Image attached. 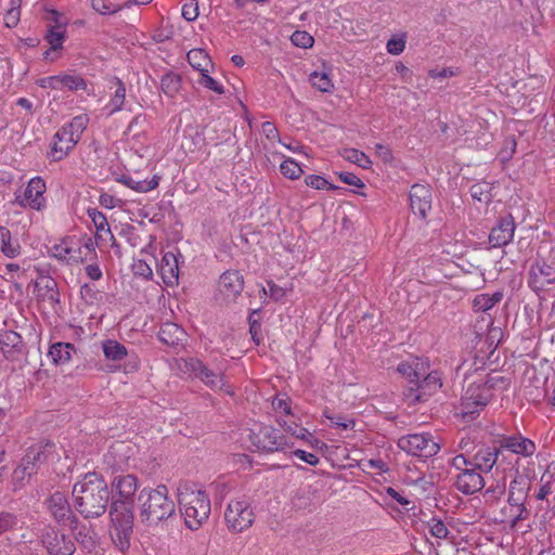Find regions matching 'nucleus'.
Segmentation results:
<instances>
[{
    "label": "nucleus",
    "instance_id": "0eeeda50",
    "mask_svg": "<svg viewBox=\"0 0 555 555\" xmlns=\"http://www.w3.org/2000/svg\"><path fill=\"white\" fill-rule=\"evenodd\" d=\"M224 519L230 530L242 532L253 525L255 515L246 500H232L224 512Z\"/></svg>",
    "mask_w": 555,
    "mask_h": 555
},
{
    "label": "nucleus",
    "instance_id": "39448f33",
    "mask_svg": "<svg viewBox=\"0 0 555 555\" xmlns=\"http://www.w3.org/2000/svg\"><path fill=\"white\" fill-rule=\"evenodd\" d=\"M54 453L55 444L49 440L39 441L30 446L23 456L21 464L14 469V478L22 481L26 477H31Z\"/></svg>",
    "mask_w": 555,
    "mask_h": 555
},
{
    "label": "nucleus",
    "instance_id": "4d7b16f0",
    "mask_svg": "<svg viewBox=\"0 0 555 555\" xmlns=\"http://www.w3.org/2000/svg\"><path fill=\"white\" fill-rule=\"evenodd\" d=\"M80 295L89 305H93L100 299V292L94 287V285L87 283L80 287Z\"/></svg>",
    "mask_w": 555,
    "mask_h": 555
},
{
    "label": "nucleus",
    "instance_id": "8fccbe9b",
    "mask_svg": "<svg viewBox=\"0 0 555 555\" xmlns=\"http://www.w3.org/2000/svg\"><path fill=\"white\" fill-rule=\"evenodd\" d=\"M305 182L308 186L315 190H338L339 186H336L330 183L325 178L318 175H309L305 178Z\"/></svg>",
    "mask_w": 555,
    "mask_h": 555
},
{
    "label": "nucleus",
    "instance_id": "0e129e2a",
    "mask_svg": "<svg viewBox=\"0 0 555 555\" xmlns=\"http://www.w3.org/2000/svg\"><path fill=\"white\" fill-rule=\"evenodd\" d=\"M338 178L340 179L341 182H344L348 185H352L356 188L364 186V183L362 182V180L352 172H340V173H338Z\"/></svg>",
    "mask_w": 555,
    "mask_h": 555
},
{
    "label": "nucleus",
    "instance_id": "f257e3e1",
    "mask_svg": "<svg viewBox=\"0 0 555 555\" xmlns=\"http://www.w3.org/2000/svg\"><path fill=\"white\" fill-rule=\"evenodd\" d=\"M119 499L111 504V539L122 553L129 550L133 534V495L138 490V479L134 475L116 476L112 482Z\"/></svg>",
    "mask_w": 555,
    "mask_h": 555
},
{
    "label": "nucleus",
    "instance_id": "3c124183",
    "mask_svg": "<svg viewBox=\"0 0 555 555\" xmlns=\"http://www.w3.org/2000/svg\"><path fill=\"white\" fill-rule=\"evenodd\" d=\"M292 42L299 48H311L313 46V37L305 30H296L291 36Z\"/></svg>",
    "mask_w": 555,
    "mask_h": 555
},
{
    "label": "nucleus",
    "instance_id": "72a5a7b5",
    "mask_svg": "<svg viewBox=\"0 0 555 555\" xmlns=\"http://www.w3.org/2000/svg\"><path fill=\"white\" fill-rule=\"evenodd\" d=\"M503 299L502 292L493 294H479L473 300V309L475 312H486L492 309L496 304Z\"/></svg>",
    "mask_w": 555,
    "mask_h": 555
},
{
    "label": "nucleus",
    "instance_id": "aec40b11",
    "mask_svg": "<svg viewBox=\"0 0 555 555\" xmlns=\"http://www.w3.org/2000/svg\"><path fill=\"white\" fill-rule=\"evenodd\" d=\"M0 347L3 356L10 361L17 360L25 352L23 338L14 331L0 334Z\"/></svg>",
    "mask_w": 555,
    "mask_h": 555
},
{
    "label": "nucleus",
    "instance_id": "20e7f679",
    "mask_svg": "<svg viewBox=\"0 0 555 555\" xmlns=\"http://www.w3.org/2000/svg\"><path fill=\"white\" fill-rule=\"evenodd\" d=\"M178 503L185 525L191 530H197L210 515L211 505L208 494L190 485L178 489Z\"/></svg>",
    "mask_w": 555,
    "mask_h": 555
},
{
    "label": "nucleus",
    "instance_id": "6e6d98bb",
    "mask_svg": "<svg viewBox=\"0 0 555 555\" xmlns=\"http://www.w3.org/2000/svg\"><path fill=\"white\" fill-rule=\"evenodd\" d=\"M63 74L43 77L37 80V85L43 89L62 90Z\"/></svg>",
    "mask_w": 555,
    "mask_h": 555
},
{
    "label": "nucleus",
    "instance_id": "5fc2aeb1",
    "mask_svg": "<svg viewBox=\"0 0 555 555\" xmlns=\"http://www.w3.org/2000/svg\"><path fill=\"white\" fill-rule=\"evenodd\" d=\"M198 83L218 94L224 93L223 86L215 80L212 77L208 75V72H204L201 74V77L198 79Z\"/></svg>",
    "mask_w": 555,
    "mask_h": 555
},
{
    "label": "nucleus",
    "instance_id": "69168bd1",
    "mask_svg": "<svg viewBox=\"0 0 555 555\" xmlns=\"http://www.w3.org/2000/svg\"><path fill=\"white\" fill-rule=\"evenodd\" d=\"M272 406L275 411H282L285 414H291V405L288 398L285 396H276L272 400Z\"/></svg>",
    "mask_w": 555,
    "mask_h": 555
},
{
    "label": "nucleus",
    "instance_id": "cd10ccee",
    "mask_svg": "<svg viewBox=\"0 0 555 555\" xmlns=\"http://www.w3.org/2000/svg\"><path fill=\"white\" fill-rule=\"evenodd\" d=\"M530 490V482L525 476H516L509 483L508 504L521 505L525 503Z\"/></svg>",
    "mask_w": 555,
    "mask_h": 555
},
{
    "label": "nucleus",
    "instance_id": "e433bc0d",
    "mask_svg": "<svg viewBox=\"0 0 555 555\" xmlns=\"http://www.w3.org/2000/svg\"><path fill=\"white\" fill-rule=\"evenodd\" d=\"M188 62L190 65L197 69L201 74L208 72V65H211L210 59L207 52L203 49H192L186 54Z\"/></svg>",
    "mask_w": 555,
    "mask_h": 555
},
{
    "label": "nucleus",
    "instance_id": "338daca9",
    "mask_svg": "<svg viewBox=\"0 0 555 555\" xmlns=\"http://www.w3.org/2000/svg\"><path fill=\"white\" fill-rule=\"evenodd\" d=\"M261 130L267 139L272 140V141L278 140L280 143H282L280 135H279V131H278L276 127L274 126V124H272L270 121H264L261 126Z\"/></svg>",
    "mask_w": 555,
    "mask_h": 555
},
{
    "label": "nucleus",
    "instance_id": "f704fd0d",
    "mask_svg": "<svg viewBox=\"0 0 555 555\" xmlns=\"http://www.w3.org/2000/svg\"><path fill=\"white\" fill-rule=\"evenodd\" d=\"M0 243L1 250L7 257L15 258L20 255V244L16 241H12L10 230L2 225H0Z\"/></svg>",
    "mask_w": 555,
    "mask_h": 555
},
{
    "label": "nucleus",
    "instance_id": "e2e57ef3",
    "mask_svg": "<svg viewBox=\"0 0 555 555\" xmlns=\"http://www.w3.org/2000/svg\"><path fill=\"white\" fill-rule=\"evenodd\" d=\"M386 48L388 53L399 55L405 48V41L403 38H391L388 40Z\"/></svg>",
    "mask_w": 555,
    "mask_h": 555
},
{
    "label": "nucleus",
    "instance_id": "423d86ee",
    "mask_svg": "<svg viewBox=\"0 0 555 555\" xmlns=\"http://www.w3.org/2000/svg\"><path fill=\"white\" fill-rule=\"evenodd\" d=\"M398 447L413 456L431 457L440 450V444L428 434H410L398 440Z\"/></svg>",
    "mask_w": 555,
    "mask_h": 555
},
{
    "label": "nucleus",
    "instance_id": "ddd939ff",
    "mask_svg": "<svg viewBox=\"0 0 555 555\" xmlns=\"http://www.w3.org/2000/svg\"><path fill=\"white\" fill-rule=\"evenodd\" d=\"M49 254L51 257L67 264L83 262L87 259V255L82 256L81 246L77 245L75 238L69 236L51 246Z\"/></svg>",
    "mask_w": 555,
    "mask_h": 555
},
{
    "label": "nucleus",
    "instance_id": "2f4dec72",
    "mask_svg": "<svg viewBox=\"0 0 555 555\" xmlns=\"http://www.w3.org/2000/svg\"><path fill=\"white\" fill-rule=\"evenodd\" d=\"M111 88H115V91L109 100L107 107L109 108V115H113L119 112L124 106L126 99V88L124 82L117 77H114L111 80Z\"/></svg>",
    "mask_w": 555,
    "mask_h": 555
},
{
    "label": "nucleus",
    "instance_id": "dca6fc26",
    "mask_svg": "<svg viewBox=\"0 0 555 555\" xmlns=\"http://www.w3.org/2000/svg\"><path fill=\"white\" fill-rule=\"evenodd\" d=\"M433 194L429 185L415 183L410 190V206L414 215L426 219L431 210Z\"/></svg>",
    "mask_w": 555,
    "mask_h": 555
},
{
    "label": "nucleus",
    "instance_id": "bb28decb",
    "mask_svg": "<svg viewBox=\"0 0 555 555\" xmlns=\"http://www.w3.org/2000/svg\"><path fill=\"white\" fill-rule=\"evenodd\" d=\"M530 278L532 283L540 284L543 287L545 284L555 283V262L547 263L545 260H538L530 270Z\"/></svg>",
    "mask_w": 555,
    "mask_h": 555
},
{
    "label": "nucleus",
    "instance_id": "58836bf2",
    "mask_svg": "<svg viewBox=\"0 0 555 555\" xmlns=\"http://www.w3.org/2000/svg\"><path fill=\"white\" fill-rule=\"evenodd\" d=\"M340 155L344 159L353 163L363 169H369L372 166L370 157L357 149H344Z\"/></svg>",
    "mask_w": 555,
    "mask_h": 555
},
{
    "label": "nucleus",
    "instance_id": "7ed1b4c3",
    "mask_svg": "<svg viewBox=\"0 0 555 555\" xmlns=\"http://www.w3.org/2000/svg\"><path fill=\"white\" fill-rule=\"evenodd\" d=\"M138 503L140 521L146 526H157L176 515V504L164 485L155 489L143 488L139 493Z\"/></svg>",
    "mask_w": 555,
    "mask_h": 555
},
{
    "label": "nucleus",
    "instance_id": "13d9d810",
    "mask_svg": "<svg viewBox=\"0 0 555 555\" xmlns=\"http://www.w3.org/2000/svg\"><path fill=\"white\" fill-rule=\"evenodd\" d=\"M46 39L53 50H56L62 47L64 40V33L59 28L49 29Z\"/></svg>",
    "mask_w": 555,
    "mask_h": 555
},
{
    "label": "nucleus",
    "instance_id": "603ef678",
    "mask_svg": "<svg viewBox=\"0 0 555 555\" xmlns=\"http://www.w3.org/2000/svg\"><path fill=\"white\" fill-rule=\"evenodd\" d=\"M92 8L100 14H114L121 10L120 5L113 4L106 0H91Z\"/></svg>",
    "mask_w": 555,
    "mask_h": 555
},
{
    "label": "nucleus",
    "instance_id": "c03bdc74",
    "mask_svg": "<svg viewBox=\"0 0 555 555\" xmlns=\"http://www.w3.org/2000/svg\"><path fill=\"white\" fill-rule=\"evenodd\" d=\"M309 81L321 92H331L334 88L332 79L326 73L313 72L309 75Z\"/></svg>",
    "mask_w": 555,
    "mask_h": 555
},
{
    "label": "nucleus",
    "instance_id": "4c0bfd02",
    "mask_svg": "<svg viewBox=\"0 0 555 555\" xmlns=\"http://www.w3.org/2000/svg\"><path fill=\"white\" fill-rule=\"evenodd\" d=\"M102 349L105 358L112 361H121L128 354L127 348L122 344L113 339L103 341Z\"/></svg>",
    "mask_w": 555,
    "mask_h": 555
},
{
    "label": "nucleus",
    "instance_id": "5701e85b",
    "mask_svg": "<svg viewBox=\"0 0 555 555\" xmlns=\"http://www.w3.org/2000/svg\"><path fill=\"white\" fill-rule=\"evenodd\" d=\"M428 370V360L420 358H415L410 362H402L397 366V372L408 380L409 386H415L417 379H421Z\"/></svg>",
    "mask_w": 555,
    "mask_h": 555
},
{
    "label": "nucleus",
    "instance_id": "a19ab883",
    "mask_svg": "<svg viewBox=\"0 0 555 555\" xmlns=\"http://www.w3.org/2000/svg\"><path fill=\"white\" fill-rule=\"evenodd\" d=\"M493 185L487 181H479L470 186V195L478 202L488 203L492 198Z\"/></svg>",
    "mask_w": 555,
    "mask_h": 555
},
{
    "label": "nucleus",
    "instance_id": "774afa93",
    "mask_svg": "<svg viewBox=\"0 0 555 555\" xmlns=\"http://www.w3.org/2000/svg\"><path fill=\"white\" fill-rule=\"evenodd\" d=\"M119 235L124 236L133 247L138 245V241L140 240L135 228L129 224L120 231Z\"/></svg>",
    "mask_w": 555,
    "mask_h": 555
},
{
    "label": "nucleus",
    "instance_id": "4468645a",
    "mask_svg": "<svg viewBox=\"0 0 555 555\" xmlns=\"http://www.w3.org/2000/svg\"><path fill=\"white\" fill-rule=\"evenodd\" d=\"M69 527L74 534L73 540L83 550L90 553L96 548L99 535L92 525L81 522L77 516H73Z\"/></svg>",
    "mask_w": 555,
    "mask_h": 555
},
{
    "label": "nucleus",
    "instance_id": "412c9836",
    "mask_svg": "<svg viewBox=\"0 0 555 555\" xmlns=\"http://www.w3.org/2000/svg\"><path fill=\"white\" fill-rule=\"evenodd\" d=\"M243 287V276L238 271H225L219 279L218 288L225 298H235L242 293Z\"/></svg>",
    "mask_w": 555,
    "mask_h": 555
},
{
    "label": "nucleus",
    "instance_id": "bf43d9fd",
    "mask_svg": "<svg viewBox=\"0 0 555 555\" xmlns=\"http://www.w3.org/2000/svg\"><path fill=\"white\" fill-rule=\"evenodd\" d=\"M182 16L189 22L195 21L198 16V4L196 0H189L182 7Z\"/></svg>",
    "mask_w": 555,
    "mask_h": 555
},
{
    "label": "nucleus",
    "instance_id": "ea45409f",
    "mask_svg": "<svg viewBox=\"0 0 555 555\" xmlns=\"http://www.w3.org/2000/svg\"><path fill=\"white\" fill-rule=\"evenodd\" d=\"M180 86H181V78L177 74L167 73L162 77V80H160L162 91L170 98H173L178 93V91L180 90Z\"/></svg>",
    "mask_w": 555,
    "mask_h": 555
},
{
    "label": "nucleus",
    "instance_id": "864d4df0",
    "mask_svg": "<svg viewBox=\"0 0 555 555\" xmlns=\"http://www.w3.org/2000/svg\"><path fill=\"white\" fill-rule=\"evenodd\" d=\"M279 424L281 426L285 427V430L287 433H289L291 435L295 436L296 438H299V439H302V440H307L310 443H312L311 440H313L315 443L319 442V440L314 439L313 436L304 427H298V426L293 427L291 425L286 426L285 422L282 423L280 421H279Z\"/></svg>",
    "mask_w": 555,
    "mask_h": 555
},
{
    "label": "nucleus",
    "instance_id": "c9c22d12",
    "mask_svg": "<svg viewBox=\"0 0 555 555\" xmlns=\"http://www.w3.org/2000/svg\"><path fill=\"white\" fill-rule=\"evenodd\" d=\"M88 216L91 218L95 229H96V236L101 237V233L105 232L109 234V237L112 240V247H118V244L116 243V240L114 235L111 232L108 222L106 217L95 208L88 210Z\"/></svg>",
    "mask_w": 555,
    "mask_h": 555
},
{
    "label": "nucleus",
    "instance_id": "c756f323",
    "mask_svg": "<svg viewBox=\"0 0 555 555\" xmlns=\"http://www.w3.org/2000/svg\"><path fill=\"white\" fill-rule=\"evenodd\" d=\"M36 287L38 288V297L42 301H47L51 306L60 301L57 284L51 276L41 278L40 281L36 282Z\"/></svg>",
    "mask_w": 555,
    "mask_h": 555
},
{
    "label": "nucleus",
    "instance_id": "de8ad7c7",
    "mask_svg": "<svg viewBox=\"0 0 555 555\" xmlns=\"http://www.w3.org/2000/svg\"><path fill=\"white\" fill-rule=\"evenodd\" d=\"M281 173L292 180L298 179L302 175V169L293 158H286L280 166Z\"/></svg>",
    "mask_w": 555,
    "mask_h": 555
},
{
    "label": "nucleus",
    "instance_id": "49530a36",
    "mask_svg": "<svg viewBox=\"0 0 555 555\" xmlns=\"http://www.w3.org/2000/svg\"><path fill=\"white\" fill-rule=\"evenodd\" d=\"M486 405L476 403L475 401H466L462 399L460 413L466 422H470L479 415V412Z\"/></svg>",
    "mask_w": 555,
    "mask_h": 555
},
{
    "label": "nucleus",
    "instance_id": "7c9ffc66",
    "mask_svg": "<svg viewBox=\"0 0 555 555\" xmlns=\"http://www.w3.org/2000/svg\"><path fill=\"white\" fill-rule=\"evenodd\" d=\"M116 181L135 192L146 193L158 186L159 177L154 176L151 180L135 181L130 176L121 175L116 178Z\"/></svg>",
    "mask_w": 555,
    "mask_h": 555
},
{
    "label": "nucleus",
    "instance_id": "052dcab7",
    "mask_svg": "<svg viewBox=\"0 0 555 555\" xmlns=\"http://www.w3.org/2000/svg\"><path fill=\"white\" fill-rule=\"evenodd\" d=\"M326 418H328L333 426L341 429H352L354 427V421L351 418H347L341 415H328L325 414Z\"/></svg>",
    "mask_w": 555,
    "mask_h": 555
},
{
    "label": "nucleus",
    "instance_id": "1a4fd4ad",
    "mask_svg": "<svg viewBox=\"0 0 555 555\" xmlns=\"http://www.w3.org/2000/svg\"><path fill=\"white\" fill-rule=\"evenodd\" d=\"M46 182L41 177L31 178L24 193L15 194L14 204L22 208H30L40 211L46 208Z\"/></svg>",
    "mask_w": 555,
    "mask_h": 555
},
{
    "label": "nucleus",
    "instance_id": "a18cd8bd",
    "mask_svg": "<svg viewBox=\"0 0 555 555\" xmlns=\"http://www.w3.org/2000/svg\"><path fill=\"white\" fill-rule=\"evenodd\" d=\"M89 124V117L87 114L75 116L68 124L63 127L66 128L76 139L80 140L83 131Z\"/></svg>",
    "mask_w": 555,
    "mask_h": 555
},
{
    "label": "nucleus",
    "instance_id": "6ab92c4d",
    "mask_svg": "<svg viewBox=\"0 0 555 555\" xmlns=\"http://www.w3.org/2000/svg\"><path fill=\"white\" fill-rule=\"evenodd\" d=\"M495 386L494 378H488L486 380L480 379L474 382L466 388L463 400L475 401L476 403L487 405L492 397V389Z\"/></svg>",
    "mask_w": 555,
    "mask_h": 555
},
{
    "label": "nucleus",
    "instance_id": "37998d69",
    "mask_svg": "<svg viewBox=\"0 0 555 555\" xmlns=\"http://www.w3.org/2000/svg\"><path fill=\"white\" fill-rule=\"evenodd\" d=\"M428 529L433 537L439 540H451L454 539V535H451V531L449 530L447 524L439 518H431L428 522Z\"/></svg>",
    "mask_w": 555,
    "mask_h": 555
},
{
    "label": "nucleus",
    "instance_id": "09e8293b",
    "mask_svg": "<svg viewBox=\"0 0 555 555\" xmlns=\"http://www.w3.org/2000/svg\"><path fill=\"white\" fill-rule=\"evenodd\" d=\"M64 88L70 91L86 90L87 82L79 75L63 74L62 89Z\"/></svg>",
    "mask_w": 555,
    "mask_h": 555
},
{
    "label": "nucleus",
    "instance_id": "a878e982",
    "mask_svg": "<svg viewBox=\"0 0 555 555\" xmlns=\"http://www.w3.org/2000/svg\"><path fill=\"white\" fill-rule=\"evenodd\" d=\"M186 333L176 323H164L158 331L159 340L169 347L177 348L185 340Z\"/></svg>",
    "mask_w": 555,
    "mask_h": 555
},
{
    "label": "nucleus",
    "instance_id": "2eb2a0df",
    "mask_svg": "<svg viewBox=\"0 0 555 555\" xmlns=\"http://www.w3.org/2000/svg\"><path fill=\"white\" fill-rule=\"evenodd\" d=\"M516 224L512 215L501 217L489 233V244L499 248L509 244L514 237Z\"/></svg>",
    "mask_w": 555,
    "mask_h": 555
},
{
    "label": "nucleus",
    "instance_id": "b1692460",
    "mask_svg": "<svg viewBox=\"0 0 555 555\" xmlns=\"http://www.w3.org/2000/svg\"><path fill=\"white\" fill-rule=\"evenodd\" d=\"M54 142L51 149V155L54 160L63 159L79 142L66 128L62 127L54 135Z\"/></svg>",
    "mask_w": 555,
    "mask_h": 555
},
{
    "label": "nucleus",
    "instance_id": "6e6552de",
    "mask_svg": "<svg viewBox=\"0 0 555 555\" xmlns=\"http://www.w3.org/2000/svg\"><path fill=\"white\" fill-rule=\"evenodd\" d=\"M249 437L258 450L267 453L281 452L289 448L285 437L272 426H260L257 431H251Z\"/></svg>",
    "mask_w": 555,
    "mask_h": 555
},
{
    "label": "nucleus",
    "instance_id": "a211bd4d",
    "mask_svg": "<svg viewBox=\"0 0 555 555\" xmlns=\"http://www.w3.org/2000/svg\"><path fill=\"white\" fill-rule=\"evenodd\" d=\"M51 516L59 524L70 521L73 516L70 505L66 495L60 491L52 493L46 502Z\"/></svg>",
    "mask_w": 555,
    "mask_h": 555
},
{
    "label": "nucleus",
    "instance_id": "c85d7f7f",
    "mask_svg": "<svg viewBox=\"0 0 555 555\" xmlns=\"http://www.w3.org/2000/svg\"><path fill=\"white\" fill-rule=\"evenodd\" d=\"M502 448L511 450L513 453L530 456L535 451V444L528 438L521 436H508L502 440Z\"/></svg>",
    "mask_w": 555,
    "mask_h": 555
},
{
    "label": "nucleus",
    "instance_id": "393cba45",
    "mask_svg": "<svg viewBox=\"0 0 555 555\" xmlns=\"http://www.w3.org/2000/svg\"><path fill=\"white\" fill-rule=\"evenodd\" d=\"M158 271L166 285L172 286L177 284L179 279V261L177 255L171 251L166 253L160 260Z\"/></svg>",
    "mask_w": 555,
    "mask_h": 555
},
{
    "label": "nucleus",
    "instance_id": "9d476101",
    "mask_svg": "<svg viewBox=\"0 0 555 555\" xmlns=\"http://www.w3.org/2000/svg\"><path fill=\"white\" fill-rule=\"evenodd\" d=\"M442 386L441 374L438 371L429 370L417 379L415 386H409L404 396L411 403L424 401L426 397H429L437 392Z\"/></svg>",
    "mask_w": 555,
    "mask_h": 555
},
{
    "label": "nucleus",
    "instance_id": "9b49d317",
    "mask_svg": "<svg viewBox=\"0 0 555 555\" xmlns=\"http://www.w3.org/2000/svg\"><path fill=\"white\" fill-rule=\"evenodd\" d=\"M40 541L48 555H73L76 551L75 541L54 528L46 529L40 537Z\"/></svg>",
    "mask_w": 555,
    "mask_h": 555
},
{
    "label": "nucleus",
    "instance_id": "f8f14e48",
    "mask_svg": "<svg viewBox=\"0 0 555 555\" xmlns=\"http://www.w3.org/2000/svg\"><path fill=\"white\" fill-rule=\"evenodd\" d=\"M185 371L194 377L201 379L211 389H223L225 386L223 376L207 367L199 359L189 358L184 360Z\"/></svg>",
    "mask_w": 555,
    "mask_h": 555
},
{
    "label": "nucleus",
    "instance_id": "680f3d73",
    "mask_svg": "<svg viewBox=\"0 0 555 555\" xmlns=\"http://www.w3.org/2000/svg\"><path fill=\"white\" fill-rule=\"evenodd\" d=\"M451 466L460 472H464L465 469H470L472 467V457H467L466 454H459L451 460Z\"/></svg>",
    "mask_w": 555,
    "mask_h": 555
},
{
    "label": "nucleus",
    "instance_id": "f3484780",
    "mask_svg": "<svg viewBox=\"0 0 555 555\" xmlns=\"http://www.w3.org/2000/svg\"><path fill=\"white\" fill-rule=\"evenodd\" d=\"M455 488L463 494H474L485 487V479L473 466L455 476Z\"/></svg>",
    "mask_w": 555,
    "mask_h": 555
},
{
    "label": "nucleus",
    "instance_id": "473e14b6",
    "mask_svg": "<svg viewBox=\"0 0 555 555\" xmlns=\"http://www.w3.org/2000/svg\"><path fill=\"white\" fill-rule=\"evenodd\" d=\"M74 350L73 344L55 343L51 345L48 356L52 359L54 364H65L70 360Z\"/></svg>",
    "mask_w": 555,
    "mask_h": 555
},
{
    "label": "nucleus",
    "instance_id": "79ce46f5",
    "mask_svg": "<svg viewBox=\"0 0 555 555\" xmlns=\"http://www.w3.org/2000/svg\"><path fill=\"white\" fill-rule=\"evenodd\" d=\"M21 525L22 521L15 513L0 511V535L21 528Z\"/></svg>",
    "mask_w": 555,
    "mask_h": 555
},
{
    "label": "nucleus",
    "instance_id": "4be33fe9",
    "mask_svg": "<svg viewBox=\"0 0 555 555\" xmlns=\"http://www.w3.org/2000/svg\"><path fill=\"white\" fill-rule=\"evenodd\" d=\"M500 453L499 448L481 446L472 456V466L477 470L488 473L496 464Z\"/></svg>",
    "mask_w": 555,
    "mask_h": 555
},
{
    "label": "nucleus",
    "instance_id": "f03ea898",
    "mask_svg": "<svg viewBox=\"0 0 555 555\" xmlns=\"http://www.w3.org/2000/svg\"><path fill=\"white\" fill-rule=\"evenodd\" d=\"M72 496L73 505L81 516L98 518L106 512L111 491L102 475L88 473L74 485Z\"/></svg>",
    "mask_w": 555,
    "mask_h": 555
}]
</instances>
